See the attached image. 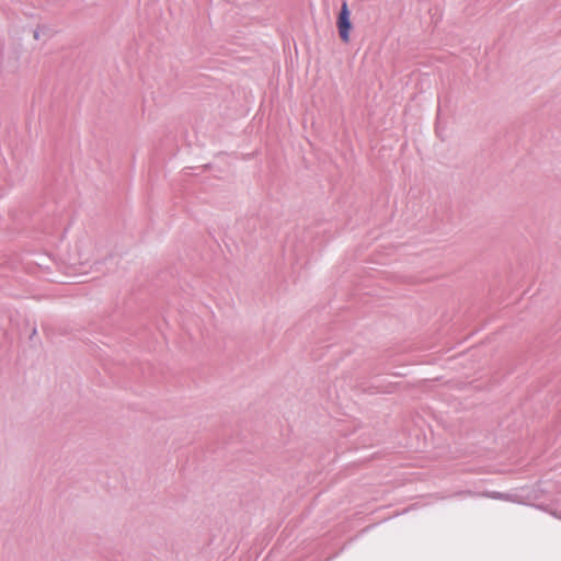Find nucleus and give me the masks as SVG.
Masks as SVG:
<instances>
[{
	"label": "nucleus",
	"instance_id": "f257e3e1",
	"mask_svg": "<svg viewBox=\"0 0 561 561\" xmlns=\"http://www.w3.org/2000/svg\"><path fill=\"white\" fill-rule=\"evenodd\" d=\"M337 27L341 39L347 43L350 41V30L352 25L350 21V11L346 2L342 4L337 20Z\"/></svg>",
	"mask_w": 561,
	"mask_h": 561
},
{
	"label": "nucleus",
	"instance_id": "f03ea898",
	"mask_svg": "<svg viewBox=\"0 0 561 561\" xmlns=\"http://www.w3.org/2000/svg\"><path fill=\"white\" fill-rule=\"evenodd\" d=\"M55 35V30L46 24H38L32 32L34 41L47 42Z\"/></svg>",
	"mask_w": 561,
	"mask_h": 561
}]
</instances>
